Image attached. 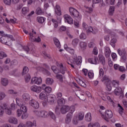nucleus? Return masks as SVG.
Returning <instances> with one entry per match:
<instances>
[{
    "mask_svg": "<svg viewBox=\"0 0 127 127\" xmlns=\"http://www.w3.org/2000/svg\"><path fill=\"white\" fill-rule=\"evenodd\" d=\"M66 50L72 55V58L69 59V62L72 64H76V65H80L82 63V57L79 56L77 58V55L75 54V51L71 48L67 47Z\"/></svg>",
    "mask_w": 127,
    "mask_h": 127,
    "instance_id": "nucleus-1",
    "label": "nucleus"
},
{
    "mask_svg": "<svg viewBox=\"0 0 127 127\" xmlns=\"http://www.w3.org/2000/svg\"><path fill=\"white\" fill-rule=\"evenodd\" d=\"M70 14L73 18L77 19L78 20L81 19V17H80V14L79 11L77 10L75 8H73V7H70L69 8Z\"/></svg>",
    "mask_w": 127,
    "mask_h": 127,
    "instance_id": "nucleus-2",
    "label": "nucleus"
},
{
    "mask_svg": "<svg viewBox=\"0 0 127 127\" xmlns=\"http://www.w3.org/2000/svg\"><path fill=\"white\" fill-rule=\"evenodd\" d=\"M113 112L111 111V110H106L105 112V115H102V117L105 121L106 122H109V120L110 119H112L113 118Z\"/></svg>",
    "mask_w": 127,
    "mask_h": 127,
    "instance_id": "nucleus-3",
    "label": "nucleus"
},
{
    "mask_svg": "<svg viewBox=\"0 0 127 127\" xmlns=\"http://www.w3.org/2000/svg\"><path fill=\"white\" fill-rule=\"evenodd\" d=\"M16 103L19 107H20V110L23 112V113H26L27 112V108H26V106L24 105V104L25 103L24 101L17 99L16 100Z\"/></svg>",
    "mask_w": 127,
    "mask_h": 127,
    "instance_id": "nucleus-4",
    "label": "nucleus"
},
{
    "mask_svg": "<svg viewBox=\"0 0 127 127\" xmlns=\"http://www.w3.org/2000/svg\"><path fill=\"white\" fill-rule=\"evenodd\" d=\"M42 83V79L41 77L38 78L37 77H34L31 79L30 84L31 85H40Z\"/></svg>",
    "mask_w": 127,
    "mask_h": 127,
    "instance_id": "nucleus-5",
    "label": "nucleus"
},
{
    "mask_svg": "<svg viewBox=\"0 0 127 127\" xmlns=\"http://www.w3.org/2000/svg\"><path fill=\"white\" fill-rule=\"evenodd\" d=\"M36 115L40 118H48V113L44 110L36 111Z\"/></svg>",
    "mask_w": 127,
    "mask_h": 127,
    "instance_id": "nucleus-6",
    "label": "nucleus"
},
{
    "mask_svg": "<svg viewBox=\"0 0 127 127\" xmlns=\"http://www.w3.org/2000/svg\"><path fill=\"white\" fill-rule=\"evenodd\" d=\"M114 94L116 96H120V97H124V91L121 87H117L114 91Z\"/></svg>",
    "mask_w": 127,
    "mask_h": 127,
    "instance_id": "nucleus-7",
    "label": "nucleus"
},
{
    "mask_svg": "<svg viewBox=\"0 0 127 127\" xmlns=\"http://www.w3.org/2000/svg\"><path fill=\"white\" fill-rule=\"evenodd\" d=\"M29 105L34 108V109H38V108H39V103L38 102L33 99L29 101Z\"/></svg>",
    "mask_w": 127,
    "mask_h": 127,
    "instance_id": "nucleus-8",
    "label": "nucleus"
},
{
    "mask_svg": "<svg viewBox=\"0 0 127 127\" xmlns=\"http://www.w3.org/2000/svg\"><path fill=\"white\" fill-rule=\"evenodd\" d=\"M65 22H67L68 24H73V18L70 15L65 14L64 16Z\"/></svg>",
    "mask_w": 127,
    "mask_h": 127,
    "instance_id": "nucleus-9",
    "label": "nucleus"
},
{
    "mask_svg": "<svg viewBox=\"0 0 127 127\" xmlns=\"http://www.w3.org/2000/svg\"><path fill=\"white\" fill-rule=\"evenodd\" d=\"M30 89L32 92H35V93H39L41 92V87L40 86L33 85L30 87Z\"/></svg>",
    "mask_w": 127,
    "mask_h": 127,
    "instance_id": "nucleus-10",
    "label": "nucleus"
},
{
    "mask_svg": "<svg viewBox=\"0 0 127 127\" xmlns=\"http://www.w3.org/2000/svg\"><path fill=\"white\" fill-rule=\"evenodd\" d=\"M30 35V40L32 41V42H40L41 41V39H40V37H38L37 38L33 39V37L34 36H33V34L30 33L29 34Z\"/></svg>",
    "mask_w": 127,
    "mask_h": 127,
    "instance_id": "nucleus-11",
    "label": "nucleus"
},
{
    "mask_svg": "<svg viewBox=\"0 0 127 127\" xmlns=\"http://www.w3.org/2000/svg\"><path fill=\"white\" fill-rule=\"evenodd\" d=\"M39 99L40 100H48V96H47V94H46V92H42L39 94Z\"/></svg>",
    "mask_w": 127,
    "mask_h": 127,
    "instance_id": "nucleus-12",
    "label": "nucleus"
},
{
    "mask_svg": "<svg viewBox=\"0 0 127 127\" xmlns=\"http://www.w3.org/2000/svg\"><path fill=\"white\" fill-rule=\"evenodd\" d=\"M69 110V106L64 105L63 106L61 109V112L63 115L66 114L67 112H68Z\"/></svg>",
    "mask_w": 127,
    "mask_h": 127,
    "instance_id": "nucleus-13",
    "label": "nucleus"
},
{
    "mask_svg": "<svg viewBox=\"0 0 127 127\" xmlns=\"http://www.w3.org/2000/svg\"><path fill=\"white\" fill-rule=\"evenodd\" d=\"M98 58L99 59V61L100 63L102 64V65H105L106 64V59L105 58V57L102 54H99L98 55Z\"/></svg>",
    "mask_w": 127,
    "mask_h": 127,
    "instance_id": "nucleus-14",
    "label": "nucleus"
},
{
    "mask_svg": "<svg viewBox=\"0 0 127 127\" xmlns=\"http://www.w3.org/2000/svg\"><path fill=\"white\" fill-rule=\"evenodd\" d=\"M104 54L106 58H109V57H110V56L111 55V50L109 47H105Z\"/></svg>",
    "mask_w": 127,
    "mask_h": 127,
    "instance_id": "nucleus-15",
    "label": "nucleus"
},
{
    "mask_svg": "<svg viewBox=\"0 0 127 127\" xmlns=\"http://www.w3.org/2000/svg\"><path fill=\"white\" fill-rule=\"evenodd\" d=\"M72 113H68L66 115V118L65 119L66 124H70L71 123V119H72Z\"/></svg>",
    "mask_w": 127,
    "mask_h": 127,
    "instance_id": "nucleus-16",
    "label": "nucleus"
},
{
    "mask_svg": "<svg viewBox=\"0 0 127 127\" xmlns=\"http://www.w3.org/2000/svg\"><path fill=\"white\" fill-rule=\"evenodd\" d=\"M26 127H32L33 126L36 127V122L34 121L33 123L30 121H28L26 123L25 125Z\"/></svg>",
    "mask_w": 127,
    "mask_h": 127,
    "instance_id": "nucleus-17",
    "label": "nucleus"
},
{
    "mask_svg": "<svg viewBox=\"0 0 127 127\" xmlns=\"http://www.w3.org/2000/svg\"><path fill=\"white\" fill-rule=\"evenodd\" d=\"M9 123L10 124H14V125H16L17 124V119L14 117H10L8 120Z\"/></svg>",
    "mask_w": 127,
    "mask_h": 127,
    "instance_id": "nucleus-18",
    "label": "nucleus"
},
{
    "mask_svg": "<svg viewBox=\"0 0 127 127\" xmlns=\"http://www.w3.org/2000/svg\"><path fill=\"white\" fill-rule=\"evenodd\" d=\"M90 32H92L93 34H96L97 32H98V31L95 29H93V28L91 26L88 27V29L87 30V33H90Z\"/></svg>",
    "mask_w": 127,
    "mask_h": 127,
    "instance_id": "nucleus-19",
    "label": "nucleus"
},
{
    "mask_svg": "<svg viewBox=\"0 0 127 127\" xmlns=\"http://www.w3.org/2000/svg\"><path fill=\"white\" fill-rule=\"evenodd\" d=\"M56 9H57V10H55V12L57 15H61V14H62L61 13V8H60L59 5H56Z\"/></svg>",
    "mask_w": 127,
    "mask_h": 127,
    "instance_id": "nucleus-20",
    "label": "nucleus"
},
{
    "mask_svg": "<svg viewBox=\"0 0 127 127\" xmlns=\"http://www.w3.org/2000/svg\"><path fill=\"white\" fill-rule=\"evenodd\" d=\"M54 42L57 48H61V45L60 44V42H59V40L57 39V38H54Z\"/></svg>",
    "mask_w": 127,
    "mask_h": 127,
    "instance_id": "nucleus-21",
    "label": "nucleus"
},
{
    "mask_svg": "<svg viewBox=\"0 0 127 127\" xmlns=\"http://www.w3.org/2000/svg\"><path fill=\"white\" fill-rule=\"evenodd\" d=\"M1 83L2 86H7L8 85V80L6 78H1Z\"/></svg>",
    "mask_w": 127,
    "mask_h": 127,
    "instance_id": "nucleus-22",
    "label": "nucleus"
},
{
    "mask_svg": "<svg viewBox=\"0 0 127 127\" xmlns=\"http://www.w3.org/2000/svg\"><path fill=\"white\" fill-rule=\"evenodd\" d=\"M48 117H50L51 119H52V120H54V121H55L56 120V116H55V114L51 111H49V113H48Z\"/></svg>",
    "mask_w": 127,
    "mask_h": 127,
    "instance_id": "nucleus-23",
    "label": "nucleus"
},
{
    "mask_svg": "<svg viewBox=\"0 0 127 127\" xmlns=\"http://www.w3.org/2000/svg\"><path fill=\"white\" fill-rule=\"evenodd\" d=\"M97 60H98L97 58H94L92 59H89L88 61L89 63H91V64H95L96 65L97 64Z\"/></svg>",
    "mask_w": 127,
    "mask_h": 127,
    "instance_id": "nucleus-24",
    "label": "nucleus"
},
{
    "mask_svg": "<svg viewBox=\"0 0 127 127\" xmlns=\"http://www.w3.org/2000/svg\"><path fill=\"white\" fill-rule=\"evenodd\" d=\"M37 21L39 23H40L41 24H42L45 21V18L43 17H40L39 16L37 18Z\"/></svg>",
    "mask_w": 127,
    "mask_h": 127,
    "instance_id": "nucleus-25",
    "label": "nucleus"
},
{
    "mask_svg": "<svg viewBox=\"0 0 127 127\" xmlns=\"http://www.w3.org/2000/svg\"><path fill=\"white\" fill-rule=\"evenodd\" d=\"M60 67L61 73L64 75V74H65V71H66V67H64L63 64H61V65H60Z\"/></svg>",
    "mask_w": 127,
    "mask_h": 127,
    "instance_id": "nucleus-26",
    "label": "nucleus"
},
{
    "mask_svg": "<svg viewBox=\"0 0 127 127\" xmlns=\"http://www.w3.org/2000/svg\"><path fill=\"white\" fill-rule=\"evenodd\" d=\"M85 120L87 121V122H91L92 121V116H91L90 113H88L85 115Z\"/></svg>",
    "mask_w": 127,
    "mask_h": 127,
    "instance_id": "nucleus-27",
    "label": "nucleus"
},
{
    "mask_svg": "<svg viewBox=\"0 0 127 127\" xmlns=\"http://www.w3.org/2000/svg\"><path fill=\"white\" fill-rule=\"evenodd\" d=\"M54 82V80L52 78H47L46 80V83L47 85H52Z\"/></svg>",
    "mask_w": 127,
    "mask_h": 127,
    "instance_id": "nucleus-28",
    "label": "nucleus"
},
{
    "mask_svg": "<svg viewBox=\"0 0 127 127\" xmlns=\"http://www.w3.org/2000/svg\"><path fill=\"white\" fill-rule=\"evenodd\" d=\"M112 85L113 87H115V88L119 87V86H120V81L118 80H113L112 81Z\"/></svg>",
    "mask_w": 127,
    "mask_h": 127,
    "instance_id": "nucleus-29",
    "label": "nucleus"
},
{
    "mask_svg": "<svg viewBox=\"0 0 127 127\" xmlns=\"http://www.w3.org/2000/svg\"><path fill=\"white\" fill-rule=\"evenodd\" d=\"M114 12H115V6H110L109 10V13L110 15H113Z\"/></svg>",
    "mask_w": 127,
    "mask_h": 127,
    "instance_id": "nucleus-30",
    "label": "nucleus"
},
{
    "mask_svg": "<svg viewBox=\"0 0 127 127\" xmlns=\"http://www.w3.org/2000/svg\"><path fill=\"white\" fill-rule=\"evenodd\" d=\"M28 73V67L27 66H25L23 68V70L22 71V76H24L26 74H27Z\"/></svg>",
    "mask_w": 127,
    "mask_h": 127,
    "instance_id": "nucleus-31",
    "label": "nucleus"
},
{
    "mask_svg": "<svg viewBox=\"0 0 127 127\" xmlns=\"http://www.w3.org/2000/svg\"><path fill=\"white\" fill-rule=\"evenodd\" d=\"M77 82L79 85L81 86V87H83L84 88H86V87H87L86 83H85V82H84L82 80L79 79Z\"/></svg>",
    "mask_w": 127,
    "mask_h": 127,
    "instance_id": "nucleus-32",
    "label": "nucleus"
},
{
    "mask_svg": "<svg viewBox=\"0 0 127 127\" xmlns=\"http://www.w3.org/2000/svg\"><path fill=\"white\" fill-rule=\"evenodd\" d=\"M55 102V98L53 96H51L49 98V103L50 105H53L54 102Z\"/></svg>",
    "mask_w": 127,
    "mask_h": 127,
    "instance_id": "nucleus-33",
    "label": "nucleus"
},
{
    "mask_svg": "<svg viewBox=\"0 0 127 127\" xmlns=\"http://www.w3.org/2000/svg\"><path fill=\"white\" fill-rule=\"evenodd\" d=\"M118 52L120 55V56H122V55H126V50H121V49H119L118 50Z\"/></svg>",
    "mask_w": 127,
    "mask_h": 127,
    "instance_id": "nucleus-34",
    "label": "nucleus"
},
{
    "mask_svg": "<svg viewBox=\"0 0 127 127\" xmlns=\"http://www.w3.org/2000/svg\"><path fill=\"white\" fill-rule=\"evenodd\" d=\"M36 13L38 15L42 14V13H43V12L42 11V9H41V8L38 7L36 10Z\"/></svg>",
    "mask_w": 127,
    "mask_h": 127,
    "instance_id": "nucleus-35",
    "label": "nucleus"
},
{
    "mask_svg": "<svg viewBox=\"0 0 127 127\" xmlns=\"http://www.w3.org/2000/svg\"><path fill=\"white\" fill-rule=\"evenodd\" d=\"M79 121H83L84 120V113H79L78 116Z\"/></svg>",
    "mask_w": 127,
    "mask_h": 127,
    "instance_id": "nucleus-36",
    "label": "nucleus"
},
{
    "mask_svg": "<svg viewBox=\"0 0 127 127\" xmlns=\"http://www.w3.org/2000/svg\"><path fill=\"white\" fill-rule=\"evenodd\" d=\"M117 42V39H112L111 41L110 44L114 48L116 46V43Z\"/></svg>",
    "mask_w": 127,
    "mask_h": 127,
    "instance_id": "nucleus-37",
    "label": "nucleus"
},
{
    "mask_svg": "<svg viewBox=\"0 0 127 127\" xmlns=\"http://www.w3.org/2000/svg\"><path fill=\"white\" fill-rule=\"evenodd\" d=\"M57 103L59 105L62 106V105H64V104H65V100H64V99L62 98L61 99H59L57 101Z\"/></svg>",
    "mask_w": 127,
    "mask_h": 127,
    "instance_id": "nucleus-38",
    "label": "nucleus"
},
{
    "mask_svg": "<svg viewBox=\"0 0 127 127\" xmlns=\"http://www.w3.org/2000/svg\"><path fill=\"white\" fill-rule=\"evenodd\" d=\"M69 111L70 112L68 114H71V116H73V112H75V108L74 106H72L70 108L69 107Z\"/></svg>",
    "mask_w": 127,
    "mask_h": 127,
    "instance_id": "nucleus-39",
    "label": "nucleus"
},
{
    "mask_svg": "<svg viewBox=\"0 0 127 127\" xmlns=\"http://www.w3.org/2000/svg\"><path fill=\"white\" fill-rule=\"evenodd\" d=\"M79 46L82 49H85V48L87 46V43L86 42H81L79 44Z\"/></svg>",
    "mask_w": 127,
    "mask_h": 127,
    "instance_id": "nucleus-40",
    "label": "nucleus"
},
{
    "mask_svg": "<svg viewBox=\"0 0 127 127\" xmlns=\"http://www.w3.org/2000/svg\"><path fill=\"white\" fill-rule=\"evenodd\" d=\"M78 43H79V39H75L72 40V45H73V46H77V45H78Z\"/></svg>",
    "mask_w": 127,
    "mask_h": 127,
    "instance_id": "nucleus-41",
    "label": "nucleus"
},
{
    "mask_svg": "<svg viewBox=\"0 0 127 127\" xmlns=\"http://www.w3.org/2000/svg\"><path fill=\"white\" fill-rule=\"evenodd\" d=\"M23 99L25 101H28V100H29L30 99L29 95H28V94H24L23 95Z\"/></svg>",
    "mask_w": 127,
    "mask_h": 127,
    "instance_id": "nucleus-42",
    "label": "nucleus"
},
{
    "mask_svg": "<svg viewBox=\"0 0 127 127\" xmlns=\"http://www.w3.org/2000/svg\"><path fill=\"white\" fill-rule=\"evenodd\" d=\"M7 55L3 52H0V59H3L4 57H7Z\"/></svg>",
    "mask_w": 127,
    "mask_h": 127,
    "instance_id": "nucleus-43",
    "label": "nucleus"
},
{
    "mask_svg": "<svg viewBox=\"0 0 127 127\" xmlns=\"http://www.w3.org/2000/svg\"><path fill=\"white\" fill-rule=\"evenodd\" d=\"M78 118L77 117H73L72 120V123L73 125H78Z\"/></svg>",
    "mask_w": 127,
    "mask_h": 127,
    "instance_id": "nucleus-44",
    "label": "nucleus"
},
{
    "mask_svg": "<svg viewBox=\"0 0 127 127\" xmlns=\"http://www.w3.org/2000/svg\"><path fill=\"white\" fill-rule=\"evenodd\" d=\"M31 77L30 76V75L29 74H26V76L25 77V81L26 83H28L29 81H30Z\"/></svg>",
    "mask_w": 127,
    "mask_h": 127,
    "instance_id": "nucleus-45",
    "label": "nucleus"
},
{
    "mask_svg": "<svg viewBox=\"0 0 127 127\" xmlns=\"http://www.w3.org/2000/svg\"><path fill=\"white\" fill-rule=\"evenodd\" d=\"M102 82L104 81H107V82H110V80L109 78V76L108 75H104L102 79Z\"/></svg>",
    "mask_w": 127,
    "mask_h": 127,
    "instance_id": "nucleus-46",
    "label": "nucleus"
},
{
    "mask_svg": "<svg viewBox=\"0 0 127 127\" xmlns=\"http://www.w3.org/2000/svg\"><path fill=\"white\" fill-rule=\"evenodd\" d=\"M79 38L80 39H86V38H87V36L86 35V34L81 33L79 35Z\"/></svg>",
    "mask_w": 127,
    "mask_h": 127,
    "instance_id": "nucleus-47",
    "label": "nucleus"
},
{
    "mask_svg": "<svg viewBox=\"0 0 127 127\" xmlns=\"http://www.w3.org/2000/svg\"><path fill=\"white\" fill-rule=\"evenodd\" d=\"M5 113L7 115L10 116L11 115V109L9 108H5Z\"/></svg>",
    "mask_w": 127,
    "mask_h": 127,
    "instance_id": "nucleus-48",
    "label": "nucleus"
},
{
    "mask_svg": "<svg viewBox=\"0 0 127 127\" xmlns=\"http://www.w3.org/2000/svg\"><path fill=\"white\" fill-rule=\"evenodd\" d=\"M119 71H120V72L124 73V72H126V71H127V69H126V67H125L124 66H120V67H119Z\"/></svg>",
    "mask_w": 127,
    "mask_h": 127,
    "instance_id": "nucleus-49",
    "label": "nucleus"
},
{
    "mask_svg": "<svg viewBox=\"0 0 127 127\" xmlns=\"http://www.w3.org/2000/svg\"><path fill=\"white\" fill-rule=\"evenodd\" d=\"M45 91L46 93H48V94H49L50 93H51V91H52V88H51V87L49 86H48V87H46Z\"/></svg>",
    "mask_w": 127,
    "mask_h": 127,
    "instance_id": "nucleus-50",
    "label": "nucleus"
},
{
    "mask_svg": "<svg viewBox=\"0 0 127 127\" xmlns=\"http://www.w3.org/2000/svg\"><path fill=\"white\" fill-rule=\"evenodd\" d=\"M57 79H59L60 82H63V75L61 74H57Z\"/></svg>",
    "mask_w": 127,
    "mask_h": 127,
    "instance_id": "nucleus-51",
    "label": "nucleus"
},
{
    "mask_svg": "<svg viewBox=\"0 0 127 127\" xmlns=\"http://www.w3.org/2000/svg\"><path fill=\"white\" fill-rule=\"evenodd\" d=\"M52 20L54 24V27H55V28H57V27H58V22L57 21H56V20L55 19H52Z\"/></svg>",
    "mask_w": 127,
    "mask_h": 127,
    "instance_id": "nucleus-52",
    "label": "nucleus"
},
{
    "mask_svg": "<svg viewBox=\"0 0 127 127\" xmlns=\"http://www.w3.org/2000/svg\"><path fill=\"white\" fill-rule=\"evenodd\" d=\"M43 54L44 55V58L45 59H47V58H49V59H51V56H50V55L47 54L46 52H44Z\"/></svg>",
    "mask_w": 127,
    "mask_h": 127,
    "instance_id": "nucleus-53",
    "label": "nucleus"
},
{
    "mask_svg": "<svg viewBox=\"0 0 127 127\" xmlns=\"http://www.w3.org/2000/svg\"><path fill=\"white\" fill-rule=\"evenodd\" d=\"M27 118H28V114H27V113L24 112V113L22 114L21 118L23 120H25V119H27Z\"/></svg>",
    "mask_w": 127,
    "mask_h": 127,
    "instance_id": "nucleus-54",
    "label": "nucleus"
},
{
    "mask_svg": "<svg viewBox=\"0 0 127 127\" xmlns=\"http://www.w3.org/2000/svg\"><path fill=\"white\" fill-rule=\"evenodd\" d=\"M5 97V94L3 92H0V101H1L2 100H3L4 98Z\"/></svg>",
    "mask_w": 127,
    "mask_h": 127,
    "instance_id": "nucleus-55",
    "label": "nucleus"
},
{
    "mask_svg": "<svg viewBox=\"0 0 127 127\" xmlns=\"http://www.w3.org/2000/svg\"><path fill=\"white\" fill-rule=\"evenodd\" d=\"M0 41L3 44H6L7 43V42L5 40V38H3V37L0 38Z\"/></svg>",
    "mask_w": 127,
    "mask_h": 127,
    "instance_id": "nucleus-56",
    "label": "nucleus"
},
{
    "mask_svg": "<svg viewBox=\"0 0 127 127\" xmlns=\"http://www.w3.org/2000/svg\"><path fill=\"white\" fill-rule=\"evenodd\" d=\"M22 12L23 14H25L26 13H27L28 12V9L26 7H23L22 9Z\"/></svg>",
    "mask_w": 127,
    "mask_h": 127,
    "instance_id": "nucleus-57",
    "label": "nucleus"
},
{
    "mask_svg": "<svg viewBox=\"0 0 127 127\" xmlns=\"http://www.w3.org/2000/svg\"><path fill=\"white\" fill-rule=\"evenodd\" d=\"M3 2L7 5H9L11 3V0H3Z\"/></svg>",
    "mask_w": 127,
    "mask_h": 127,
    "instance_id": "nucleus-58",
    "label": "nucleus"
},
{
    "mask_svg": "<svg viewBox=\"0 0 127 127\" xmlns=\"http://www.w3.org/2000/svg\"><path fill=\"white\" fill-rule=\"evenodd\" d=\"M93 53L94 55H98V49L97 48V47L94 48Z\"/></svg>",
    "mask_w": 127,
    "mask_h": 127,
    "instance_id": "nucleus-59",
    "label": "nucleus"
},
{
    "mask_svg": "<svg viewBox=\"0 0 127 127\" xmlns=\"http://www.w3.org/2000/svg\"><path fill=\"white\" fill-rule=\"evenodd\" d=\"M120 67H121V66H120V65H119L118 64H115L114 65V68L115 70H119Z\"/></svg>",
    "mask_w": 127,
    "mask_h": 127,
    "instance_id": "nucleus-60",
    "label": "nucleus"
},
{
    "mask_svg": "<svg viewBox=\"0 0 127 127\" xmlns=\"http://www.w3.org/2000/svg\"><path fill=\"white\" fill-rule=\"evenodd\" d=\"M104 75V70H103V68H101L99 70V76L100 77H103Z\"/></svg>",
    "mask_w": 127,
    "mask_h": 127,
    "instance_id": "nucleus-61",
    "label": "nucleus"
},
{
    "mask_svg": "<svg viewBox=\"0 0 127 127\" xmlns=\"http://www.w3.org/2000/svg\"><path fill=\"white\" fill-rule=\"evenodd\" d=\"M3 110H4L3 107H2V106H0V116H2V115H3V113H4Z\"/></svg>",
    "mask_w": 127,
    "mask_h": 127,
    "instance_id": "nucleus-62",
    "label": "nucleus"
},
{
    "mask_svg": "<svg viewBox=\"0 0 127 127\" xmlns=\"http://www.w3.org/2000/svg\"><path fill=\"white\" fill-rule=\"evenodd\" d=\"M88 76L89 78H90V79H92V78H93L94 77V73H93L92 72H89L88 73Z\"/></svg>",
    "mask_w": 127,
    "mask_h": 127,
    "instance_id": "nucleus-63",
    "label": "nucleus"
},
{
    "mask_svg": "<svg viewBox=\"0 0 127 127\" xmlns=\"http://www.w3.org/2000/svg\"><path fill=\"white\" fill-rule=\"evenodd\" d=\"M23 49L24 50V51H26L27 53H28V52L29 51V47L25 46L23 48Z\"/></svg>",
    "mask_w": 127,
    "mask_h": 127,
    "instance_id": "nucleus-64",
    "label": "nucleus"
}]
</instances>
